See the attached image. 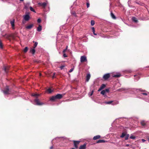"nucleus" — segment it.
<instances>
[{
	"mask_svg": "<svg viewBox=\"0 0 149 149\" xmlns=\"http://www.w3.org/2000/svg\"><path fill=\"white\" fill-rule=\"evenodd\" d=\"M131 72V71H129V72Z\"/></svg>",
	"mask_w": 149,
	"mask_h": 149,
	"instance_id": "nucleus-59",
	"label": "nucleus"
},
{
	"mask_svg": "<svg viewBox=\"0 0 149 149\" xmlns=\"http://www.w3.org/2000/svg\"><path fill=\"white\" fill-rule=\"evenodd\" d=\"M93 92H94V91H93H93H92V92H91V93H90V94H89V95H90V96H92V95H93Z\"/></svg>",
	"mask_w": 149,
	"mask_h": 149,
	"instance_id": "nucleus-42",
	"label": "nucleus"
},
{
	"mask_svg": "<svg viewBox=\"0 0 149 149\" xmlns=\"http://www.w3.org/2000/svg\"><path fill=\"white\" fill-rule=\"evenodd\" d=\"M37 45H38V42H35V44L33 46V48H35L37 46Z\"/></svg>",
	"mask_w": 149,
	"mask_h": 149,
	"instance_id": "nucleus-33",
	"label": "nucleus"
},
{
	"mask_svg": "<svg viewBox=\"0 0 149 149\" xmlns=\"http://www.w3.org/2000/svg\"><path fill=\"white\" fill-rule=\"evenodd\" d=\"M120 76H121V74H118L114 75L113 76V77H120Z\"/></svg>",
	"mask_w": 149,
	"mask_h": 149,
	"instance_id": "nucleus-24",
	"label": "nucleus"
},
{
	"mask_svg": "<svg viewBox=\"0 0 149 149\" xmlns=\"http://www.w3.org/2000/svg\"><path fill=\"white\" fill-rule=\"evenodd\" d=\"M63 56L65 58L67 57V56L65 53H63Z\"/></svg>",
	"mask_w": 149,
	"mask_h": 149,
	"instance_id": "nucleus-40",
	"label": "nucleus"
},
{
	"mask_svg": "<svg viewBox=\"0 0 149 149\" xmlns=\"http://www.w3.org/2000/svg\"><path fill=\"white\" fill-rule=\"evenodd\" d=\"M19 1H24V0H19Z\"/></svg>",
	"mask_w": 149,
	"mask_h": 149,
	"instance_id": "nucleus-54",
	"label": "nucleus"
},
{
	"mask_svg": "<svg viewBox=\"0 0 149 149\" xmlns=\"http://www.w3.org/2000/svg\"><path fill=\"white\" fill-rule=\"evenodd\" d=\"M74 142V147L76 148H78V145L79 144L80 142V141H73Z\"/></svg>",
	"mask_w": 149,
	"mask_h": 149,
	"instance_id": "nucleus-8",
	"label": "nucleus"
},
{
	"mask_svg": "<svg viewBox=\"0 0 149 149\" xmlns=\"http://www.w3.org/2000/svg\"><path fill=\"white\" fill-rule=\"evenodd\" d=\"M111 17L113 19H116V17L115 16V15H114L113 13L111 12Z\"/></svg>",
	"mask_w": 149,
	"mask_h": 149,
	"instance_id": "nucleus-20",
	"label": "nucleus"
},
{
	"mask_svg": "<svg viewBox=\"0 0 149 149\" xmlns=\"http://www.w3.org/2000/svg\"><path fill=\"white\" fill-rule=\"evenodd\" d=\"M125 136V139L126 140H127L128 139V138H129V134H126Z\"/></svg>",
	"mask_w": 149,
	"mask_h": 149,
	"instance_id": "nucleus-27",
	"label": "nucleus"
},
{
	"mask_svg": "<svg viewBox=\"0 0 149 149\" xmlns=\"http://www.w3.org/2000/svg\"><path fill=\"white\" fill-rule=\"evenodd\" d=\"M53 148V147H52V146H51V147H50V148L51 149H52V148Z\"/></svg>",
	"mask_w": 149,
	"mask_h": 149,
	"instance_id": "nucleus-53",
	"label": "nucleus"
},
{
	"mask_svg": "<svg viewBox=\"0 0 149 149\" xmlns=\"http://www.w3.org/2000/svg\"><path fill=\"white\" fill-rule=\"evenodd\" d=\"M132 19L133 22L136 23H137L138 22V20H137L136 18L134 17H133L132 18Z\"/></svg>",
	"mask_w": 149,
	"mask_h": 149,
	"instance_id": "nucleus-21",
	"label": "nucleus"
},
{
	"mask_svg": "<svg viewBox=\"0 0 149 149\" xmlns=\"http://www.w3.org/2000/svg\"><path fill=\"white\" fill-rule=\"evenodd\" d=\"M73 69H73V68H71V69L70 70H69V72H72L73 71Z\"/></svg>",
	"mask_w": 149,
	"mask_h": 149,
	"instance_id": "nucleus-41",
	"label": "nucleus"
},
{
	"mask_svg": "<svg viewBox=\"0 0 149 149\" xmlns=\"http://www.w3.org/2000/svg\"><path fill=\"white\" fill-rule=\"evenodd\" d=\"M42 26L40 25H39L38 26L37 29V31H38L40 32L42 30Z\"/></svg>",
	"mask_w": 149,
	"mask_h": 149,
	"instance_id": "nucleus-18",
	"label": "nucleus"
},
{
	"mask_svg": "<svg viewBox=\"0 0 149 149\" xmlns=\"http://www.w3.org/2000/svg\"><path fill=\"white\" fill-rule=\"evenodd\" d=\"M46 92L49 93H51L53 91V90H52L51 88H49L46 90Z\"/></svg>",
	"mask_w": 149,
	"mask_h": 149,
	"instance_id": "nucleus-17",
	"label": "nucleus"
},
{
	"mask_svg": "<svg viewBox=\"0 0 149 149\" xmlns=\"http://www.w3.org/2000/svg\"><path fill=\"white\" fill-rule=\"evenodd\" d=\"M140 123L141 125L142 126H145L146 125V123L144 120L141 121Z\"/></svg>",
	"mask_w": 149,
	"mask_h": 149,
	"instance_id": "nucleus-19",
	"label": "nucleus"
},
{
	"mask_svg": "<svg viewBox=\"0 0 149 149\" xmlns=\"http://www.w3.org/2000/svg\"><path fill=\"white\" fill-rule=\"evenodd\" d=\"M102 90V89H101V88L100 87V88H99V89L98 90V91H100L101 90Z\"/></svg>",
	"mask_w": 149,
	"mask_h": 149,
	"instance_id": "nucleus-48",
	"label": "nucleus"
},
{
	"mask_svg": "<svg viewBox=\"0 0 149 149\" xmlns=\"http://www.w3.org/2000/svg\"><path fill=\"white\" fill-rule=\"evenodd\" d=\"M23 19L25 21H28L30 19V17L29 14H27L23 16Z\"/></svg>",
	"mask_w": 149,
	"mask_h": 149,
	"instance_id": "nucleus-4",
	"label": "nucleus"
},
{
	"mask_svg": "<svg viewBox=\"0 0 149 149\" xmlns=\"http://www.w3.org/2000/svg\"><path fill=\"white\" fill-rule=\"evenodd\" d=\"M110 77V74L109 73H107L104 75L103 77V79L104 81L107 80Z\"/></svg>",
	"mask_w": 149,
	"mask_h": 149,
	"instance_id": "nucleus-3",
	"label": "nucleus"
},
{
	"mask_svg": "<svg viewBox=\"0 0 149 149\" xmlns=\"http://www.w3.org/2000/svg\"><path fill=\"white\" fill-rule=\"evenodd\" d=\"M86 148V145L85 144H84L83 145L81 146L79 148V149H85Z\"/></svg>",
	"mask_w": 149,
	"mask_h": 149,
	"instance_id": "nucleus-14",
	"label": "nucleus"
},
{
	"mask_svg": "<svg viewBox=\"0 0 149 149\" xmlns=\"http://www.w3.org/2000/svg\"><path fill=\"white\" fill-rule=\"evenodd\" d=\"M142 94H143L144 95H147V94L146 93H142Z\"/></svg>",
	"mask_w": 149,
	"mask_h": 149,
	"instance_id": "nucleus-47",
	"label": "nucleus"
},
{
	"mask_svg": "<svg viewBox=\"0 0 149 149\" xmlns=\"http://www.w3.org/2000/svg\"><path fill=\"white\" fill-rule=\"evenodd\" d=\"M104 91H105V93L108 92L109 91V89L108 88L106 89L105 90H104Z\"/></svg>",
	"mask_w": 149,
	"mask_h": 149,
	"instance_id": "nucleus-36",
	"label": "nucleus"
},
{
	"mask_svg": "<svg viewBox=\"0 0 149 149\" xmlns=\"http://www.w3.org/2000/svg\"><path fill=\"white\" fill-rule=\"evenodd\" d=\"M41 22V20L40 19H38L37 20V22L38 23H40Z\"/></svg>",
	"mask_w": 149,
	"mask_h": 149,
	"instance_id": "nucleus-38",
	"label": "nucleus"
},
{
	"mask_svg": "<svg viewBox=\"0 0 149 149\" xmlns=\"http://www.w3.org/2000/svg\"><path fill=\"white\" fill-rule=\"evenodd\" d=\"M34 102L37 105H41L43 104V103L40 102L39 100L37 98H36L34 100Z\"/></svg>",
	"mask_w": 149,
	"mask_h": 149,
	"instance_id": "nucleus-6",
	"label": "nucleus"
},
{
	"mask_svg": "<svg viewBox=\"0 0 149 149\" xmlns=\"http://www.w3.org/2000/svg\"><path fill=\"white\" fill-rule=\"evenodd\" d=\"M22 23H23V24H24V23H24V21H22Z\"/></svg>",
	"mask_w": 149,
	"mask_h": 149,
	"instance_id": "nucleus-55",
	"label": "nucleus"
},
{
	"mask_svg": "<svg viewBox=\"0 0 149 149\" xmlns=\"http://www.w3.org/2000/svg\"><path fill=\"white\" fill-rule=\"evenodd\" d=\"M86 6L87 8H88L90 6V4L89 3H86Z\"/></svg>",
	"mask_w": 149,
	"mask_h": 149,
	"instance_id": "nucleus-37",
	"label": "nucleus"
},
{
	"mask_svg": "<svg viewBox=\"0 0 149 149\" xmlns=\"http://www.w3.org/2000/svg\"><path fill=\"white\" fill-rule=\"evenodd\" d=\"M65 67L64 65H62L60 67V68L61 69H62L63 68Z\"/></svg>",
	"mask_w": 149,
	"mask_h": 149,
	"instance_id": "nucleus-43",
	"label": "nucleus"
},
{
	"mask_svg": "<svg viewBox=\"0 0 149 149\" xmlns=\"http://www.w3.org/2000/svg\"><path fill=\"white\" fill-rule=\"evenodd\" d=\"M147 139H148V141L149 142V137L148 136V137H147Z\"/></svg>",
	"mask_w": 149,
	"mask_h": 149,
	"instance_id": "nucleus-52",
	"label": "nucleus"
},
{
	"mask_svg": "<svg viewBox=\"0 0 149 149\" xmlns=\"http://www.w3.org/2000/svg\"><path fill=\"white\" fill-rule=\"evenodd\" d=\"M10 36L13 39H14L15 38V36L14 35H11Z\"/></svg>",
	"mask_w": 149,
	"mask_h": 149,
	"instance_id": "nucleus-35",
	"label": "nucleus"
},
{
	"mask_svg": "<svg viewBox=\"0 0 149 149\" xmlns=\"http://www.w3.org/2000/svg\"><path fill=\"white\" fill-rule=\"evenodd\" d=\"M40 76H41V74L40 73Z\"/></svg>",
	"mask_w": 149,
	"mask_h": 149,
	"instance_id": "nucleus-58",
	"label": "nucleus"
},
{
	"mask_svg": "<svg viewBox=\"0 0 149 149\" xmlns=\"http://www.w3.org/2000/svg\"><path fill=\"white\" fill-rule=\"evenodd\" d=\"M67 48H68V46H66V49H67Z\"/></svg>",
	"mask_w": 149,
	"mask_h": 149,
	"instance_id": "nucleus-57",
	"label": "nucleus"
},
{
	"mask_svg": "<svg viewBox=\"0 0 149 149\" xmlns=\"http://www.w3.org/2000/svg\"><path fill=\"white\" fill-rule=\"evenodd\" d=\"M142 141L143 142H144L145 141H146V140L144 139H142Z\"/></svg>",
	"mask_w": 149,
	"mask_h": 149,
	"instance_id": "nucleus-49",
	"label": "nucleus"
},
{
	"mask_svg": "<svg viewBox=\"0 0 149 149\" xmlns=\"http://www.w3.org/2000/svg\"><path fill=\"white\" fill-rule=\"evenodd\" d=\"M30 52L32 54H34L35 52V50L34 48H33V49H31L30 50Z\"/></svg>",
	"mask_w": 149,
	"mask_h": 149,
	"instance_id": "nucleus-23",
	"label": "nucleus"
},
{
	"mask_svg": "<svg viewBox=\"0 0 149 149\" xmlns=\"http://www.w3.org/2000/svg\"><path fill=\"white\" fill-rule=\"evenodd\" d=\"M34 61V62H36V63H38L39 62V61H36H36Z\"/></svg>",
	"mask_w": 149,
	"mask_h": 149,
	"instance_id": "nucleus-50",
	"label": "nucleus"
},
{
	"mask_svg": "<svg viewBox=\"0 0 149 149\" xmlns=\"http://www.w3.org/2000/svg\"><path fill=\"white\" fill-rule=\"evenodd\" d=\"M107 142V141L104 140H99L96 141V143H105Z\"/></svg>",
	"mask_w": 149,
	"mask_h": 149,
	"instance_id": "nucleus-12",
	"label": "nucleus"
},
{
	"mask_svg": "<svg viewBox=\"0 0 149 149\" xmlns=\"http://www.w3.org/2000/svg\"><path fill=\"white\" fill-rule=\"evenodd\" d=\"M126 134L125 132H123L122 133V135L120 136V137L121 138H123L125 136Z\"/></svg>",
	"mask_w": 149,
	"mask_h": 149,
	"instance_id": "nucleus-26",
	"label": "nucleus"
},
{
	"mask_svg": "<svg viewBox=\"0 0 149 149\" xmlns=\"http://www.w3.org/2000/svg\"><path fill=\"white\" fill-rule=\"evenodd\" d=\"M38 5L40 6H41L43 8H45L47 6V3L45 2H44L42 3H38Z\"/></svg>",
	"mask_w": 149,
	"mask_h": 149,
	"instance_id": "nucleus-10",
	"label": "nucleus"
},
{
	"mask_svg": "<svg viewBox=\"0 0 149 149\" xmlns=\"http://www.w3.org/2000/svg\"><path fill=\"white\" fill-rule=\"evenodd\" d=\"M130 138L131 139H134L135 138V137L133 136H131L130 137Z\"/></svg>",
	"mask_w": 149,
	"mask_h": 149,
	"instance_id": "nucleus-39",
	"label": "nucleus"
},
{
	"mask_svg": "<svg viewBox=\"0 0 149 149\" xmlns=\"http://www.w3.org/2000/svg\"><path fill=\"white\" fill-rule=\"evenodd\" d=\"M87 61V59L85 56H82L81 57L80 61L81 63Z\"/></svg>",
	"mask_w": 149,
	"mask_h": 149,
	"instance_id": "nucleus-5",
	"label": "nucleus"
},
{
	"mask_svg": "<svg viewBox=\"0 0 149 149\" xmlns=\"http://www.w3.org/2000/svg\"><path fill=\"white\" fill-rule=\"evenodd\" d=\"M3 92L5 95H8L10 94L11 92L9 89V86H6L4 88V90H3Z\"/></svg>",
	"mask_w": 149,
	"mask_h": 149,
	"instance_id": "nucleus-2",
	"label": "nucleus"
},
{
	"mask_svg": "<svg viewBox=\"0 0 149 149\" xmlns=\"http://www.w3.org/2000/svg\"><path fill=\"white\" fill-rule=\"evenodd\" d=\"M95 21L93 20H91V24L92 26H93L95 24Z\"/></svg>",
	"mask_w": 149,
	"mask_h": 149,
	"instance_id": "nucleus-34",
	"label": "nucleus"
},
{
	"mask_svg": "<svg viewBox=\"0 0 149 149\" xmlns=\"http://www.w3.org/2000/svg\"><path fill=\"white\" fill-rule=\"evenodd\" d=\"M71 149H74V148H72Z\"/></svg>",
	"mask_w": 149,
	"mask_h": 149,
	"instance_id": "nucleus-60",
	"label": "nucleus"
},
{
	"mask_svg": "<svg viewBox=\"0 0 149 149\" xmlns=\"http://www.w3.org/2000/svg\"><path fill=\"white\" fill-rule=\"evenodd\" d=\"M28 50V48L27 47H25L24 49V53H26Z\"/></svg>",
	"mask_w": 149,
	"mask_h": 149,
	"instance_id": "nucleus-29",
	"label": "nucleus"
},
{
	"mask_svg": "<svg viewBox=\"0 0 149 149\" xmlns=\"http://www.w3.org/2000/svg\"><path fill=\"white\" fill-rule=\"evenodd\" d=\"M106 87V85L104 84H102L100 88L101 89H103Z\"/></svg>",
	"mask_w": 149,
	"mask_h": 149,
	"instance_id": "nucleus-25",
	"label": "nucleus"
},
{
	"mask_svg": "<svg viewBox=\"0 0 149 149\" xmlns=\"http://www.w3.org/2000/svg\"><path fill=\"white\" fill-rule=\"evenodd\" d=\"M0 48L1 49H2L3 48V44L1 40H0Z\"/></svg>",
	"mask_w": 149,
	"mask_h": 149,
	"instance_id": "nucleus-28",
	"label": "nucleus"
},
{
	"mask_svg": "<svg viewBox=\"0 0 149 149\" xmlns=\"http://www.w3.org/2000/svg\"><path fill=\"white\" fill-rule=\"evenodd\" d=\"M32 95L33 96H34L36 97H37L38 96H40V95L38 94L33 93Z\"/></svg>",
	"mask_w": 149,
	"mask_h": 149,
	"instance_id": "nucleus-22",
	"label": "nucleus"
},
{
	"mask_svg": "<svg viewBox=\"0 0 149 149\" xmlns=\"http://www.w3.org/2000/svg\"><path fill=\"white\" fill-rule=\"evenodd\" d=\"M92 30L93 31V32L94 34L95 35H97V34L95 33V29L93 27H92Z\"/></svg>",
	"mask_w": 149,
	"mask_h": 149,
	"instance_id": "nucleus-32",
	"label": "nucleus"
},
{
	"mask_svg": "<svg viewBox=\"0 0 149 149\" xmlns=\"http://www.w3.org/2000/svg\"><path fill=\"white\" fill-rule=\"evenodd\" d=\"M100 93L102 94L103 95H104L105 94H106V93L105 92V91L104 90H102Z\"/></svg>",
	"mask_w": 149,
	"mask_h": 149,
	"instance_id": "nucleus-30",
	"label": "nucleus"
},
{
	"mask_svg": "<svg viewBox=\"0 0 149 149\" xmlns=\"http://www.w3.org/2000/svg\"><path fill=\"white\" fill-rule=\"evenodd\" d=\"M14 22H15V20L13 19L12 21H10V24L12 26V27L13 28V29H14V27L15 26V24H14Z\"/></svg>",
	"mask_w": 149,
	"mask_h": 149,
	"instance_id": "nucleus-13",
	"label": "nucleus"
},
{
	"mask_svg": "<svg viewBox=\"0 0 149 149\" xmlns=\"http://www.w3.org/2000/svg\"><path fill=\"white\" fill-rule=\"evenodd\" d=\"M146 68H149V66H147V67H146Z\"/></svg>",
	"mask_w": 149,
	"mask_h": 149,
	"instance_id": "nucleus-56",
	"label": "nucleus"
},
{
	"mask_svg": "<svg viewBox=\"0 0 149 149\" xmlns=\"http://www.w3.org/2000/svg\"><path fill=\"white\" fill-rule=\"evenodd\" d=\"M63 95L62 94H58L55 96H52L50 98V100L52 101H55L56 99H60L62 98Z\"/></svg>",
	"mask_w": 149,
	"mask_h": 149,
	"instance_id": "nucleus-1",
	"label": "nucleus"
},
{
	"mask_svg": "<svg viewBox=\"0 0 149 149\" xmlns=\"http://www.w3.org/2000/svg\"><path fill=\"white\" fill-rule=\"evenodd\" d=\"M139 91H141V92H145V90H141V89H139V90H138Z\"/></svg>",
	"mask_w": 149,
	"mask_h": 149,
	"instance_id": "nucleus-45",
	"label": "nucleus"
},
{
	"mask_svg": "<svg viewBox=\"0 0 149 149\" xmlns=\"http://www.w3.org/2000/svg\"><path fill=\"white\" fill-rule=\"evenodd\" d=\"M100 136L99 135H97L96 136H94L93 138V139L94 140H96L97 139H98L100 138Z\"/></svg>",
	"mask_w": 149,
	"mask_h": 149,
	"instance_id": "nucleus-16",
	"label": "nucleus"
},
{
	"mask_svg": "<svg viewBox=\"0 0 149 149\" xmlns=\"http://www.w3.org/2000/svg\"><path fill=\"white\" fill-rule=\"evenodd\" d=\"M113 101H111L108 102H104V103L106 104H112V105H115L118 104V102H114L113 103H112L113 102Z\"/></svg>",
	"mask_w": 149,
	"mask_h": 149,
	"instance_id": "nucleus-7",
	"label": "nucleus"
},
{
	"mask_svg": "<svg viewBox=\"0 0 149 149\" xmlns=\"http://www.w3.org/2000/svg\"><path fill=\"white\" fill-rule=\"evenodd\" d=\"M67 50V49H64L63 51V53H65V52H66Z\"/></svg>",
	"mask_w": 149,
	"mask_h": 149,
	"instance_id": "nucleus-46",
	"label": "nucleus"
},
{
	"mask_svg": "<svg viewBox=\"0 0 149 149\" xmlns=\"http://www.w3.org/2000/svg\"><path fill=\"white\" fill-rule=\"evenodd\" d=\"M104 95V97H107V94H105V95Z\"/></svg>",
	"mask_w": 149,
	"mask_h": 149,
	"instance_id": "nucleus-51",
	"label": "nucleus"
},
{
	"mask_svg": "<svg viewBox=\"0 0 149 149\" xmlns=\"http://www.w3.org/2000/svg\"><path fill=\"white\" fill-rule=\"evenodd\" d=\"M33 26V24H31L26 27V28L27 29H31Z\"/></svg>",
	"mask_w": 149,
	"mask_h": 149,
	"instance_id": "nucleus-11",
	"label": "nucleus"
},
{
	"mask_svg": "<svg viewBox=\"0 0 149 149\" xmlns=\"http://www.w3.org/2000/svg\"><path fill=\"white\" fill-rule=\"evenodd\" d=\"M10 66H3V69L6 73H7L8 72Z\"/></svg>",
	"mask_w": 149,
	"mask_h": 149,
	"instance_id": "nucleus-9",
	"label": "nucleus"
},
{
	"mask_svg": "<svg viewBox=\"0 0 149 149\" xmlns=\"http://www.w3.org/2000/svg\"><path fill=\"white\" fill-rule=\"evenodd\" d=\"M30 9L31 11L36 13V11H35V10L33 9V8L32 7L30 6Z\"/></svg>",
	"mask_w": 149,
	"mask_h": 149,
	"instance_id": "nucleus-31",
	"label": "nucleus"
},
{
	"mask_svg": "<svg viewBox=\"0 0 149 149\" xmlns=\"http://www.w3.org/2000/svg\"><path fill=\"white\" fill-rule=\"evenodd\" d=\"M91 77L90 74H88L86 77V81L88 82Z\"/></svg>",
	"mask_w": 149,
	"mask_h": 149,
	"instance_id": "nucleus-15",
	"label": "nucleus"
},
{
	"mask_svg": "<svg viewBox=\"0 0 149 149\" xmlns=\"http://www.w3.org/2000/svg\"><path fill=\"white\" fill-rule=\"evenodd\" d=\"M55 73H54L53 74V76H52V78H54L55 77Z\"/></svg>",
	"mask_w": 149,
	"mask_h": 149,
	"instance_id": "nucleus-44",
	"label": "nucleus"
}]
</instances>
